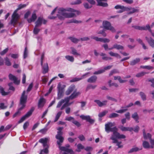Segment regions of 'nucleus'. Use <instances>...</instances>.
<instances>
[{
	"label": "nucleus",
	"mask_w": 154,
	"mask_h": 154,
	"mask_svg": "<svg viewBox=\"0 0 154 154\" xmlns=\"http://www.w3.org/2000/svg\"><path fill=\"white\" fill-rule=\"evenodd\" d=\"M140 95L142 99L143 100H146V96L145 94L143 92H140Z\"/></svg>",
	"instance_id": "58836bf2"
},
{
	"label": "nucleus",
	"mask_w": 154,
	"mask_h": 154,
	"mask_svg": "<svg viewBox=\"0 0 154 154\" xmlns=\"http://www.w3.org/2000/svg\"><path fill=\"white\" fill-rule=\"evenodd\" d=\"M94 102L96 103L99 106L101 107L102 102L100 101L99 100H95Z\"/></svg>",
	"instance_id": "338daca9"
},
{
	"label": "nucleus",
	"mask_w": 154,
	"mask_h": 154,
	"mask_svg": "<svg viewBox=\"0 0 154 154\" xmlns=\"http://www.w3.org/2000/svg\"><path fill=\"white\" fill-rule=\"evenodd\" d=\"M38 26H35L33 30V33L35 34H37L40 31V29L38 28Z\"/></svg>",
	"instance_id": "49530a36"
},
{
	"label": "nucleus",
	"mask_w": 154,
	"mask_h": 154,
	"mask_svg": "<svg viewBox=\"0 0 154 154\" xmlns=\"http://www.w3.org/2000/svg\"><path fill=\"white\" fill-rule=\"evenodd\" d=\"M74 118L73 117L69 116V117H66L65 118V120L69 121H71L72 122V121L74 119Z\"/></svg>",
	"instance_id": "680f3d73"
},
{
	"label": "nucleus",
	"mask_w": 154,
	"mask_h": 154,
	"mask_svg": "<svg viewBox=\"0 0 154 154\" xmlns=\"http://www.w3.org/2000/svg\"><path fill=\"white\" fill-rule=\"evenodd\" d=\"M75 86L74 85H71L68 88L66 92V95H69L75 89Z\"/></svg>",
	"instance_id": "a211bd4d"
},
{
	"label": "nucleus",
	"mask_w": 154,
	"mask_h": 154,
	"mask_svg": "<svg viewBox=\"0 0 154 154\" xmlns=\"http://www.w3.org/2000/svg\"><path fill=\"white\" fill-rule=\"evenodd\" d=\"M63 129V127H59L57 128V130L58 131L57 132V134H59L60 135H62L63 132L61 131Z\"/></svg>",
	"instance_id": "e2e57ef3"
},
{
	"label": "nucleus",
	"mask_w": 154,
	"mask_h": 154,
	"mask_svg": "<svg viewBox=\"0 0 154 154\" xmlns=\"http://www.w3.org/2000/svg\"><path fill=\"white\" fill-rule=\"evenodd\" d=\"M97 77L96 76L93 75L89 78L87 80L89 83H94L96 81Z\"/></svg>",
	"instance_id": "aec40b11"
},
{
	"label": "nucleus",
	"mask_w": 154,
	"mask_h": 154,
	"mask_svg": "<svg viewBox=\"0 0 154 154\" xmlns=\"http://www.w3.org/2000/svg\"><path fill=\"white\" fill-rule=\"evenodd\" d=\"M80 117L82 119L86 120L91 124H94V122L95 120L91 119L89 116H85L84 115H82Z\"/></svg>",
	"instance_id": "f8f14e48"
},
{
	"label": "nucleus",
	"mask_w": 154,
	"mask_h": 154,
	"mask_svg": "<svg viewBox=\"0 0 154 154\" xmlns=\"http://www.w3.org/2000/svg\"><path fill=\"white\" fill-rule=\"evenodd\" d=\"M68 39H69L72 42L74 43H77L79 41V40L73 37H69Z\"/></svg>",
	"instance_id": "7c9ffc66"
},
{
	"label": "nucleus",
	"mask_w": 154,
	"mask_h": 154,
	"mask_svg": "<svg viewBox=\"0 0 154 154\" xmlns=\"http://www.w3.org/2000/svg\"><path fill=\"white\" fill-rule=\"evenodd\" d=\"M7 106L5 105V104L4 103H0V109H5L7 108Z\"/></svg>",
	"instance_id": "4d7b16f0"
},
{
	"label": "nucleus",
	"mask_w": 154,
	"mask_h": 154,
	"mask_svg": "<svg viewBox=\"0 0 154 154\" xmlns=\"http://www.w3.org/2000/svg\"><path fill=\"white\" fill-rule=\"evenodd\" d=\"M120 128L122 131H131L133 130V128L131 127H125L123 126L120 127Z\"/></svg>",
	"instance_id": "cd10ccee"
},
{
	"label": "nucleus",
	"mask_w": 154,
	"mask_h": 154,
	"mask_svg": "<svg viewBox=\"0 0 154 154\" xmlns=\"http://www.w3.org/2000/svg\"><path fill=\"white\" fill-rule=\"evenodd\" d=\"M0 92L2 95H8L9 92H6L5 91L4 89L1 86H0Z\"/></svg>",
	"instance_id": "c9c22d12"
},
{
	"label": "nucleus",
	"mask_w": 154,
	"mask_h": 154,
	"mask_svg": "<svg viewBox=\"0 0 154 154\" xmlns=\"http://www.w3.org/2000/svg\"><path fill=\"white\" fill-rule=\"evenodd\" d=\"M8 48H7L3 51L0 52V54L1 55H3L8 52Z\"/></svg>",
	"instance_id": "0e129e2a"
},
{
	"label": "nucleus",
	"mask_w": 154,
	"mask_h": 154,
	"mask_svg": "<svg viewBox=\"0 0 154 154\" xmlns=\"http://www.w3.org/2000/svg\"><path fill=\"white\" fill-rule=\"evenodd\" d=\"M119 116V115L115 113H112L110 114L109 116V118L111 119L117 117Z\"/></svg>",
	"instance_id": "a19ab883"
},
{
	"label": "nucleus",
	"mask_w": 154,
	"mask_h": 154,
	"mask_svg": "<svg viewBox=\"0 0 154 154\" xmlns=\"http://www.w3.org/2000/svg\"><path fill=\"white\" fill-rule=\"evenodd\" d=\"M62 135L57 134L56 136V138L58 140L57 143L60 150H64L66 149L63 147H61L62 143H63L64 140V138L62 136Z\"/></svg>",
	"instance_id": "0eeeda50"
},
{
	"label": "nucleus",
	"mask_w": 154,
	"mask_h": 154,
	"mask_svg": "<svg viewBox=\"0 0 154 154\" xmlns=\"http://www.w3.org/2000/svg\"><path fill=\"white\" fill-rule=\"evenodd\" d=\"M109 54L112 56L115 57H116L119 58H121L120 56L118 53H114L112 51H110L109 52Z\"/></svg>",
	"instance_id": "f704fd0d"
},
{
	"label": "nucleus",
	"mask_w": 154,
	"mask_h": 154,
	"mask_svg": "<svg viewBox=\"0 0 154 154\" xmlns=\"http://www.w3.org/2000/svg\"><path fill=\"white\" fill-rule=\"evenodd\" d=\"M142 149L141 148L140 149L137 147H135L131 149L128 152V153H131L134 152H136L138 150H141Z\"/></svg>",
	"instance_id": "72a5a7b5"
},
{
	"label": "nucleus",
	"mask_w": 154,
	"mask_h": 154,
	"mask_svg": "<svg viewBox=\"0 0 154 154\" xmlns=\"http://www.w3.org/2000/svg\"><path fill=\"white\" fill-rule=\"evenodd\" d=\"M83 5L84 7L87 9L90 8L92 7L91 5H89V4L87 3H84Z\"/></svg>",
	"instance_id": "5fc2aeb1"
},
{
	"label": "nucleus",
	"mask_w": 154,
	"mask_h": 154,
	"mask_svg": "<svg viewBox=\"0 0 154 154\" xmlns=\"http://www.w3.org/2000/svg\"><path fill=\"white\" fill-rule=\"evenodd\" d=\"M62 113V112L61 111H60L57 113V114L56 116L55 119L54 121V122H57L58 120L60 117V116L61 115Z\"/></svg>",
	"instance_id": "ea45409f"
},
{
	"label": "nucleus",
	"mask_w": 154,
	"mask_h": 154,
	"mask_svg": "<svg viewBox=\"0 0 154 154\" xmlns=\"http://www.w3.org/2000/svg\"><path fill=\"white\" fill-rule=\"evenodd\" d=\"M37 18V16L35 14L33 13L32 14V17L31 18L28 19L27 21L29 23H31L32 21H35Z\"/></svg>",
	"instance_id": "c756f323"
},
{
	"label": "nucleus",
	"mask_w": 154,
	"mask_h": 154,
	"mask_svg": "<svg viewBox=\"0 0 154 154\" xmlns=\"http://www.w3.org/2000/svg\"><path fill=\"white\" fill-rule=\"evenodd\" d=\"M5 64L6 65L8 66H10L11 65V63L10 62L9 59L8 57H6L5 58Z\"/></svg>",
	"instance_id": "79ce46f5"
},
{
	"label": "nucleus",
	"mask_w": 154,
	"mask_h": 154,
	"mask_svg": "<svg viewBox=\"0 0 154 154\" xmlns=\"http://www.w3.org/2000/svg\"><path fill=\"white\" fill-rule=\"evenodd\" d=\"M127 7H125L123 8H121L120 10L117 11V12L118 13H122L125 11H126V10H127Z\"/></svg>",
	"instance_id": "6e6d98bb"
},
{
	"label": "nucleus",
	"mask_w": 154,
	"mask_h": 154,
	"mask_svg": "<svg viewBox=\"0 0 154 154\" xmlns=\"http://www.w3.org/2000/svg\"><path fill=\"white\" fill-rule=\"evenodd\" d=\"M140 61V59L139 58H137L132 60L130 62V64L131 66H134L139 63Z\"/></svg>",
	"instance_id": "5701e85b"
},
{
	"label": "nucleus",
	"mask_w": 154,
	"mask_h": 154,
	"mask_svg": "<svg viewBox=\"0 0 154 154\" xmlns=\"http://www.w3.org/2000/svg\"><path fill=\"white\" fill-rule=\"evenodd\" d=\"M110 139L113 140L112 142L113 143L116 144V145L118 146V148H122L123 147V145L121 144L122 142L119 141L117 139V138L115 136H111Z\"/></svg>",
	"instance_id": "9d476101"
},
{
	"label": "nucleus",
	"mask_w": 154,
	"mask_h": 154,
	"mask_svg": "<svg viewBox=\"0 0 154 154\" xmlns=\"http://www.w3.org/2000/svg\"><path fill=\"white\" fill-rule=\"evenodd\" d=\"M106 98L108 100H110L113 101L115 102H116L117 101V100L116 99L114 98H113V97H111L108 96H106Z\"/></svg>",
	"instance_id": "13d9d810"
},
{
	"label": "nucleus",
	"mask_w": 154,
	"mask_h": 154,
	"mask_svg": "<svg viewBox=\"0 0 154 154\" xmlns=\"http://www.w3.org/2000/svg\"><path fill=\"white\" fill-rule=\"evenodd\" d=\"M98 3V5L99 6L103 7H107L108 5L107 3L103 2H106L107 0H96Z\"/></svg>",
	"instance_id": "2eb2a0df"
},
{
	"label": "nucleus",
	"mask_w": 154,
	"mask_h": 154,
	"mask_svg": "<svg viewBox=\"0 0 154 154\" xmlns=\"http://www.w3.org/2000/svg\"><path fill=\"white\" fill-rule=\"evenodd\" d=\"M69 147L70 145L69 144H66L65 146H61V147H63L66 148L64 150H61L64 152L63 154H69V153L70 154H74V152L73 150L72 149L69 148Z\"/></svg>",
	"instance_id": "9b49d317"
},
{
	"label": "nucleus",
	"mask_w": 154,
	"mask_h": 154,
	"mask_svg": "<svg viewBox=\"0 0 154 154\" xmlns=\"http://www.w3.org/2000/svg\"><path fill=\"white\" fill-rule=\"evenodd\" d=\"M77 147L78 149L76 151L78 152H80L81 151V149H84V146L80 143H79L77 145Z\"/></svg>",
	"instance_id": "37998d69"
},
{
	"label": "nucleus",
	"mask_w": 154,
	"mask_h": 154,
	"mask_svg": "<svg viewBox=\"0 0 154 154\" xmlns=\"http://www.w3.org/2000/svg\"><path fill=\"white\" fill-rule=\"evenodd\" d=\"M142 145L143 147L145 149L153 148L152 146L150 145L149 142L146 141H143Z\"/></svg>",
	"instance_id": "4be33fe9"
},
{
	"label": "nucleus",
	"mask_w": 154,
	"mask_h": 154,
	"mask_svg": "<svg viewBox=\"0 0 154 154\" xmlns=\"http://www.w3.org/2000/svg\"><path fill=\"white\" fill-rule=\"evenodd\" d=\"M70 9V8H59L57 10V16L60 20H63L65 18H72L76 17L77 15L75 13L68 12H70V11H69Z\"/></svg>",
	"instance_id": "f03ea898"
},
{
	"label": "nucleus",
	"mask_w": 154,
	"mask_h": 154,
	"mask_svg": "<svg viewBox=\"0 0 154 154\" xmlns=\"http://www.w3.org/2000/svg\"><path fill=\"white\" fill-rule=\"evenodd\" d=\"M145 39L149 45L152 48H154V40L151 37L149 38L147 37H146Z\"/></svg>",
	"instance_id": "4468645a"
},
{
	"label": "nucleus",
	"mask_w": 154,
	"mask_h": 154,
	"mask_svg": "<svg viewBox=\"0 0 154 154\" xmlns=\"http://www.w3.org/2000/svg\"><path fill=\"white\" fill-rule=\"evenodd\" d=\"M147 73V72H139L138 73H137L136 75V76L137 77L139 78L140 77H142L145 74Z\"/></svg>",
	"instance_id": "c03bdc74"
},
{
	"label": "nucleus",
	"mask_w": 154,
	"mask_h": 154,
	"mask_svg": "<svg viewBox=\"0 0 154 154\" xmlns=\"http://www.w3.org/2000/svg\"><path fill=\"white\" fill-rule=\"evenodd\" d=\"M9 78L11 81H14V83L16 84H18L20 81L17 80V78L11 74H10L9 75Z\"/></svg>",
	"instance_id": "dca6fc26"
},
{
	"label": "nucleus",
	"mask_w": 154,
	"mask_h": 154,
	"mask_svg": "<svg viewBox=\"0 0 154 154\" xmlns=\"http://www.w3.org/2000/svg\"><path fill=\"white\" fill-rule=\"evenodd\" d=\"M80 94V92H76L75 91H74L73 92L70 96V98L71 99H73L76 98Z\"/></svg>",
	"instance_id": "a878e982"
},
{
	"label": "nucleus",
	"mask_w": 154,
	"mask_h": 154,
	"mask_svg": "<svg viewBox=\"0 0 154 154\" xmlns=\"http://www.w3.org/2000/svg\"><path fill=\"white\" fill-rule=\"evenodd\" d=\"M43 21V18L39 17L37 21L35 22L36 26H41Z\"/></svg>",
	"instance_id": "393cba45"
},
{
	"label": "nucleus",
	"mask_w": 154,
	"mask_h": 154,
	"mask_svg": "<svg viewBox=\"0 0 154 154\" xmlns=\"http://www.w3.org/2000/svg\"><path fill=\"white\" fill-rule=\"evenodd\" d=\"M69 11H70V12H75L76 13L77 15H78L81 14V12L78 10H76L70 8V9H69Z\"/></svg>",
	"instance_id": "8fccbe9b"
},
{
	"label": "nucleus",
	"mask_w": 154,
	"mask_h": 154,
	"mask_svg": "<svg viewBox=\"0 0 154 154\" xmlns=\"http://www.w3.org/2000/svg\"><path fill=\"white\" fill-rule=\"evenodd\" d=\"M72 123L78 127L81 125L80 123L77 121L75 120L74 119L72 121Z\"/></svg>",
	"instance_id": "bf43d9fd"
},
{
	"label": "nucleus",
	"mask_w": 154,
	"mask_h": 154,
	"mask_svg": "<svg viewBox=\"0 0 154 154\" xmlns=\"http://www.w3.org/2000/svg\"><path fill=\"white\" fill-rule=\"evenodd\" d=\"M89 74H90V72H87V73H85V74L81 76V77L80 78L75 77V78H74L73 79H72L70 81V82H74L79 81L83 79L87 75H88Z\"/></svg>",
	"instance_id": "ddd939ff"
},
{
	"label": "nucleus",
	"mask_w": 154,
	"mask_h": 154,
	"mask_svg": "<svg viewBox=\"0 0 154 154\" xmlns=\"http://www.w3.org/2000/svg\"><path fill=\"white\" fill-rule=\"evenodd\" d=\"M12 83H10L8 84V85L9 86V89L10 90L14 91L15 88L14 87L12 86Z\"/></svg>",
	"instance_id": "774afa93"
},
{
	"label": "nucleus",
	"mask_w": 154,
	"mask_h": 154,
	"mask_svg": "<svg viewBox=\"0 0 154 154\" xmlns=\"http://www.w3.org/2000/svg\"><path fill=\"white\" fill-rule=\"evenodd\" d=\"M26 6V4H20L18 6V8L14 11L12 15V18L9 24L15 26L18 23V20L20 18V15L17 13V11Z\"/></svg>",
	"instance_id": "7ed1b4c3"
},
{
	"label": "nucleus",
	"mask_w": 154,
	"mask_h": 154,
	"mask_svg": "<svg viewBox=\"0 0 154 154\" xmlns=\"http://www.w3.org/2000/svg\"><path fill=\"white\" fill-rule=\"evenodd\" d=\"M70 99H71L70 98V96L69 97H67L65 98L64 99H62V100H63V103L65 102V103L67 104H68V103L69 102Z\"/></svg>",
	"instance_id": "69168bd1"
},
{
	"label": "nucleus",
	"mask_w": 154,
	"mask_h": 154,
	"mask_svg": "<svg viewBox=\"0 0 154 154\" xmlns=\"http://www.w3.org/2000/svg\"><path fill=\"white\" fill-rule=\"evenodd\" d=\"M127 8H128L127 10H126V11H130L128 13V14H133L135 12H138V10L137 9H136L135 8H132L131 7H129L128 8L127 7Z\"/></svg>",
	"instance_id": "b1692460"
},
{
	"label": "nucleus",
	"mask_w": 154,
	"mask_h": 154,
	"mask_svg": "<svg viewBox=\"0 0 154 154\" xmlns=\"http://www.w3.org/2000/svg\"><path fill=\"white\" fill-rule=\"evenodd\" d=\"M34 110V108L33 107H32L31 109L27 112V113L24 116L28 118L32 114V113Z\"/></svg>",
	"instance_id": "473e14b6"
},
{
	"label": "nucleus",
	"mask_w": 154,
	"mask_h": 154,
	"mask_svg": "<svg viewBox=\"0 0 154 154\" xmlns=\"http://www.w3.org/2000/svg\"><path fill=\"white\" fill-rule=\"evenodd\" d=\"M140 67L141 68L143 69H152L153 68V67L152 66H141Z\"/></svg>",
	"instance_id": "09e8293b"
},
{
	"label": "nucleus",
	"mask_w": 154,
	"mask_h": 154,
	"mask_svg": "<svg viewBox=\"0 0 154 154\" xmlns=\"http://www.w3.org/2000/svg\"><path fill=\"white\" fill-rule=\"evenodd\" d=\"M148 30L150 32H152V30L150 28V26L148 24L146 25L145 26H140V30Z\"/></svg>",
	"instance_id": "6ab92c4d"
},
{
	"label": "nucleus",
	"mask_w": 154,
	"mask_h": 154,
	"mask_svg": "<svg viewBox=\"0 0 154 154\" xmlns=\"http://www.w3.org/2000/svg\"><path fill=\"white\" fill-rule=\"evenodd\" d=\"M108 111L107 110H105L102 112L98 114V116L100 117H102L104 116L107 113Z\"/></svg>",
	"instance_id": "a18cd8bd"
},
{
	"label": "nucleus",
	"mask_w": 154,
	"mask_h": 154,
	"mask_svg": "<svg viewBox=\"0 0 154 154\" xmlns=\"http://www.w3.org/2000/svg\"><path fill=\"white\" fill-rule=\"evenodd\" d=\"M127 110L128 109H121L116 110V112L118 113H122L126 112Z\"/></svg>",
	"instance_id": "864d4df0"
},
{
	"label": "nucleus",
	"mask_w": 154,
	"mask_h": 154,
	"mask_svg": "<svg viewBox=\"0 0 154 154\" xmlns=\"http://www.w3.org/2000/svg\"><path fill=\"white\" fill-rule=\"evenodd\" d=\"M65 57L68 60L73 62L74 60V58L73 57L69 55H67L65 56Z\"/></svg>",
	"instance_id": "e433bc0d"
},
{
	"label": "nucleus",
	"mask_w": 154,
	"mask_h": 154,
	"mask_svg": "<svg viewBox=\"0 0 154 154\" xmlns=\"http://www.w3.org/2000/svg\"><path fill=\"white\" fill-rule=\"evenodd\" d=\"M97 87L96 85H88L86 89L88 90L91 89H94Z\"/></svg>",
	"instance_id": "3c124183"
},
{
	"label": "nucleus",
	"mask_w": 154,
	"mask_h": 154,
	"mask_svg": "<svg viewBox=\"0 0 154 154\" xmlns=\"http://www.w3.org/2000/svg\"><path fill=\"white\" fill-rule=\"evenodd\" d=\"M42 66V72L43 74H45L48 72L49 70L48 64L46 63H45Z\"/></svg>",
	"instance_id": "f3484780"
},
{
	"label": "nucleus",
	"mask_w": 154,
	"mask_h": 154,
	"mask_svg": "<svg viewBox=\"0 0 154 154\" xmlns=\"http://www.w3.org/2000/svg\"><path fill=\"white\" fill-rule=\"evenodd\" d=\"M57 88L58 90V96L57 99L58 100L60 99L63 96V88L62 87L61 84L59 83L58 85Z\"/></svg>",
	"instance_id": "6e6552de"
},
{
	"label": "nucleus",
	"mask_w": 154,
	"mask_h": 154,
	"mask_svg": "<svg viewBox=\"0 0 154 154\" xmlns=\"http://www.w3.org/2000/svg\"><path fill=\"white\" fill-rule=\"evenodd\" d=\"M28 51L26 47H25L23 54V58L25 59L27 57Z\"/></svg>",
	"instance_id": "de8ad7c7"
},
{
	"label": "nucleus",
	"mask_w": 154,
	"mask_h": 154,
	"mask_svg": "<svg viewBox=\"0 0 154 154\" xmlns=\"http://www.w3.org/2000/svg\"><path fill=\"white\" fill-rule=\"evenodd\" d=\"M132 117L134 120L135 122L138 123L139 119V116L137 112H135L132 115Z\"/></svg>",
	"instance_id": "c85d7f7f"
},
{
	"label": "nucleus",
	"mask_w": 154,
	"mask_h": 154,
	"mask_svg": "<svg viewBox=\"0 0 154 154\" xmlns=\"http://www.w3.org/2000/svg\"><path fill=\"white\" fill-rule=\"evenodd\" d=\"M45 103V100L42 98H41L38 101V106L39 108L42 107Z\"/></svg>",
	"instance_id": "bb28decb"
},
{
	"label": "nucleus",
	"mask_w": 154,
	"mask_h": 154,
	"mask_svg": "<svg viewBox=\"0 0 154 154\" xmlns=\"http://www.w3.org/2000/svg\"><path fill=\"white\" fill-rule=\"evenodd\" d=\"M63 100H61L60 101L58 102L57 103V108H58L60 107L62 105L63 103Z\"/></svg>",
	"instance_id": "052dcab7"
},
{
	"label": "nucleus",
	"mask_w": 154,
	"mask_h": 154,
	"mask_svg": "<svg viewBox=\"0 0 154 154\" xmlns=\"http://www.w3.org/2000/svg\"><path fill=\"white\" fill-rule=\"evenodd\" d=\"M105 72L104 70H103V69H101L95 72L93 74L94 75H98L104 72Z\"/></svg>",
	"instance_id": "603ef678"
},
{
	"label": "nucleus",
	"mask_w": 154,
	"mask_h": 154,
	"mask_svg": "<svg viewBox=\"0 0 154 154\" xmlns=\"http://www.w3.org/2000/svg\"><path fill=\"white\" fill-rule=\"evenodd\" d=\"M102 25L103 28L107 30H109L113 33L115 32H116L115 29L111 25L109 22L107 21H103Z\"/></svg>",
	"instance_id": "423d86ee"
},
{
	"label": "nucleus",
	"mask_w": 154,
	"mask_h": 154,
	"mask_svg": "<svg viewBox=\"0 0 154 154\" xmlns=\"http://www.w3.org/2000/svg\"><path fill=\"white\" fill-rule=\"evenodd\" d=\"M82 22L81 21L77 20L75 19H72L68 22V23H80Z\"/></svg>",
	"instance_id": "4c0bfd02"
},
{
	"label": "nucleus",
	"mask_w": 154,
	"mask_h": 154,
	"mask_svg": "<svg viewBox=\"0 0 154 154\" xmlns=\"http://www.w3.org/2000/svg\"><path fill=\"white\" fill-rule=\"evenodd\" d=\"M113 48L117 50H123L124 47L121 45L115 44L113 45Z\"/></svg>",
	"instance_id": "2f4dec72"
},
{
	"label": "nucleus",
	"mask_w": 154,
	"mask_h": 154,
	"mask_svg": "<svg viewBox=\"0 0 154 154\" xmlns=\"http://www.w3.org/2000/svg\"><path fill=\"white\" fill-rule=\"evenodd\" d=\"M91 38L94 39L97 41L103 42L104 43H108L110 41V40L107 38H98L97 37L94 36H91Z\"/></svg>",
	"instance_id": "1a4fd4ad"
},
{
	"label": "nucleus",
	"mask_w": 154,
	"mask_h": 154,
	"mask_svg": "<svg viewBox=\"0 0 154 154\" xmlns=\"http://www.w3.org/2000/svg\"><path fill=\"white\" fill-rule=\"evenodd\" d=\"M71 53L75 56H80L81 54L77 52V50L74 48L72 47L70 48Z\"/></svg>",
	"instance_id": "412c9836"
},
{
	"label": "nucleus",
	"mask_w": 154,
	"mask_h": 154,
	"mask_svg": "<svg viewBox=\"0 0 154 154\" xmlns=\"http://www.w3.org/2000/svg\"><path fill=\"white\" fill-rule=\"evenodd\" d=\"M25 91H24L22 94L20 99V103L19 105V108L17 112L13 116V118H14L20 114V111L25 106V104L26 102L27 96L25 95Z\"/></svg>",
	"instance_id": "20e7f679"
},
{
	"label": "nucleus",
	"mask_w": 154,
	"mask_h": 154,
	"mask_svg": "<svg viewBox=\"0 0 154 154\" xmlns=\"http://www.w3.org/2000/svg\"><path fill=\"white\" fill-rule=\"evenodd\" d=\"M49 140V138H41L39 140V142L42 143L43 147L45 148L44 149H42L41 151L39 154H47L48 153V149L49 147L47 144V143Z\"/></svg>",
	"instance_id": "39448f33"
},
{
	"label": "nucleus",
	"mask_w": 154,
	"mask_h": 154,
	"mask_svg": "<svg viewBox=\"0 0 154 154\" xmlns=\"http://www.w3.org/2000/svg\"><path fill=\"white\" fill-rule=\"evenodd\" d=\"M115 125V122H109L105 124V131L107 133L109 132H112L113 134L111 136H115L119 139H124L126 136L123 134H121L117 132L118 129L116 127L112 128Z\"/></svg>",
	"instance_id": "f257e3e1"
}]
</instances>
